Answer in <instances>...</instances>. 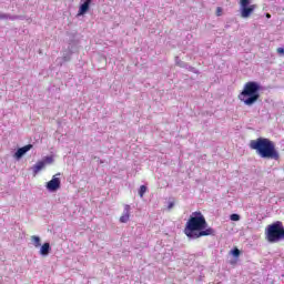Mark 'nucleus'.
I'll use <instances>...</instances> for the list:
<instances>
[{
	"instance_id": "20",
	"label": "nucleus",
	"mask_w": 284,
	"mask_h": 284,
	"mask_svg": "<svg viewBox=\"0 0 284 284\" xmlns=\"http://www.w3.org/2000/svg\"><path fill=\"white\" fill-rule=\"evenodd\" d=\"M266 19H272V14L266 13Z\"/></svg>"
},
{
	"instance_id": "5",
	"label": "nucleus",
	"mask_w": 284,
	"mask_h": 284,
	"mask_svg": "<svg viewBox=\"0 0 284 284\" xmlns=\"http://www.w3.org/2000/svg\"><path fill=\"white\" fill-rule=\"evenodd\" d=\"M256 8H258V6L252 4V0H240V17L242 19H250Z\"/></svg>"
},
{
	"instance_id": "17",
	"label": "nucleus",
	"mask_w": 284,
	"mask_h": 284,
	"mask_svg": "<svg viewBox=\"0 0 284 284\" xmlns=\"http://www.w3.org/2000/svg\"><path fill=\"white\" fill-rule=\"evenodd\" d=\"M276 52H277L278 54H284V48H277V49H276Z\"/></svg>"
},
{
	"instance_id": "16",
	"label": "nucleus",
	"mask_w": 284,
	"mask_h": 284,
	"mask_svg": "<svg viewBox=\"0 0 284 284\" xmlns=\"http://www.w3.org/2000/svg\"><path fill=\"white\" fill-rule=\"evenodd\" d=\"M222 13H223V9L221 7H217L216 9L217 17H221Z\"/></svg>"
},
{
	"instance_id": "4",
	"label": "nucleus",
	"mask_w": 284,
	"mask_h": 284,
	"mask_svg": "<svg viewBox=\"0 0 284 284\" xmlns=\"http://www.w3.org/2000/svg\"><path fill=\"white\" fill-rule=\"evenodd\" d=\"M284 235V226L283 222L276 221L265 229V236L268 243H278V241H282Z\"/></svg>"
},
{
	"instance_id": "14",
	"label": "nucleus",
	"mask_w": 284,
	"mask_h": 284,
	"mask_svg": "<svg viewBox=\"0 0 284 284\" xmlns=\"http://www.w3.org/2000/svg\"><path fill=\"white\" fill-rule=\"evenodd\" d=\"M231 254L236 258H239V256H241V251L235 247L233 251H231Z\"/></svg>"
},
{
	"instance_id": "15",
	"label": "nucleus",
	"mask_w": 284,
	"mask_h": 284,
	"mask_svg": "<svg viewBox=\"0 0 284 284\" xmlns=\"http://www.w3.org/2000/svg\"><path fill=\"white\" fill-rule=\"evenodd\" d=\"M231 221H241V215H239V214H232V215H231Z\"/></svg>"
},
{
	"instance_id": "11",
	"label": "nucleus",
	"mask_w": 284,
	"mask_h": 284,
	"mask_svg": "<svg viewBox=\"0 0 284 284\" xmlns=\"http://www.w3.org/2000/svg\"><path fill=\"white\" fill-rule=\"evenodd\" d=\"M43 168H45V162H43V161L37 162V164L33 166V173L39 174V172H41V170H43Z\"/></svg>"
},
{
	"instance_id": "3",
	"label": "nucleus",
	"mask_w": 284,
	"mask_h": 284,
	"mask_svg": "<svg viewBox=\"0 0 284 284\" xmlns=\"http://www.w3.org/2000/svg\"><path fill=\"white\" fill-rule=\"evenodd\" d=\"M258 90H261L258 83L246 82L243 91L237 95V99H240L244 105H254L261 98Z\"/></svg>"
},
{
	"instance_id": "10",
	"label": "nucleus",
	"mask_w": 284,
	"mask_h": 284,
	"mask_svg": "<svg viewBox=\"0 0 284 284\" xmlns=\"http://www.w3.org/2000/svg\"><path fill=\"white\" fill-rule=\"evenodd\" d=\"M51 250H52V247H50V243L42 244V246L40 248L41 256H48V254H50Z\"/></svg>"
},
{
	"instance_id": "21",
	"label": "nucleus",
	"mask_w": 284,
	"mask_h": 284,
	"mask_svg": "<svg viewBox=\"0 0 284 284\" xmlns=\"http://www.w3.org/2000/svg\"><path fill=\"white\" fill-rule=\"evenodd\" d=\"M172 207H174V204H173V203H171V204L169 205V209H172Z\"/></svg>"
},
{
	"instance_id": "1",
	"label": "nucleus",
	"mask_w": 284,
	"mask_h": 284,
	"mask_svg": "<svg viewBox=\"0 0 284 284\" xmlns=\"http://www.w3.org/2000/svg\"><path fill=\"white\" fill-rule=\"evenodd\" d=\"M184 234L187 239H201L203 236H214L216 231L212 227H207V221L205 220V215L203 213L193 212L184 227Z\"/></svg>"
},
{
	"instance_id": "8",
	"label": "nucleus",
	"mask_w": 284,
	"mask_h": 284,
	"mask_svg": "<svg viewBox=\"0 0 284 284\" xmlns=\"http://www.w3.org/2000/svg\"><path fill=\"white\" fill-rule=\"evenodd\" d=\"M90 3H92V0H85L84 3L80 6L78 17H83V14L90 10Z\"/></svg>"
},
{
	"instance_id": "2",
	"label": "nucleus",
	"mask_w": 284,
	"mask_h": 284,
	"mask_svg": "<svg viewBox=\"0 0 284 284\" xmlns=\"http://www.w3.org/2000/svg\"><path fill=\"white\" fill-rule=\"evenodd\" d=\"M250 150H254L261 159H272L278 161L281 153L276 150V143L267 138H257L248 143Z\"/></svg>"
},
{
	"instance_id": "19",
	"label": "nucleus",
	"mask_w": 284,
	"mask_h": 284,
	"mask_svg": "<svg viewBox=\"0 0 284 284\" xmlns=\"http://www.w3.org/2000/svg\"><path fill=\"white\" fill-rule=\"evenodd\" d=\"M52 158H47V163H52Z\"/></svg>"
},
{
	"instance_id": "7",
	"label": "nucleus",
	"mask_w": 284,
	"mask_h": 284,
	"mask_svg": "<svg viewBox=\"0 0 284 284\" xmlns=\"http://www.w3.org/2000/svg\"><path fill=\"white\" fill-rule=\"evenodd\" d=\"M131 206L130 204L124 205V211L122 213V215L120 216V223H128L130 221V216H131Z\"/></svg>"
},
{
	"instance_id": "18",
	"label": "nucleus",
	"mask_w": 284,
	"mask_h": 284,
	"mask_svg": "<svg viewBox=\"0 0 284 284\" xmlns=\"http://www.w3.org/2000/svg\"><path fill=\"white\" fill-rule=\"evenodd\" d=\"M0 19H8V14H6V13H0Z\"/></svg>"
},
{
	"instance_id": "12",
	"label": "nucleus",
	"mask_w": 284,
	"mask_h": 284,
	"mask_svg": "<svg viewBox=\"0 0 284 284\" xmlns=\"http://www.w3.org/2000/svg\"><path fill=\"white\" fill-rule=\"evenodd\" d=\"M31 241H32L34 247H41V237L33 235V236H31Z\"/></svg>"
},
{
	"instance_id": "13",
	"label": "nucleus",
	"mask_w": 284,
	"mask_h": 284,
	"mask_svg": "<svg viewBox=\"0 0 284 284\" xmlns=\"http://www.w3.org/2000/svg\"><path fill=\"white\" fill-rule=\"evenodd\" d=\"M146 192H148V186L141 185V186H140V190H139V196H140L141 199H143V196L145 195Z\"/></svg>"
},
{
	"instance_id": "6",
	"label": "nucleus",
	"mask_w": 284,
	"mask_h": 284,
	"mask_svg": "<svg viewBox=\"0 0 284 284\" xmlns=\"http://www.w3.org/2000/svg\"><path fill=\"white\" fill-rule=\"evenodd\" d=\"M61 189V179L53 176L51 181L47 183V190L49 192H57V190Z\"/></svg>"
},
{
	"instance_id": "9",
	"label": "nucleus",
	"mask_w": 284,
	"mask_h": 284,
	"mask_svg": "<svg viewBox=\"0 0 284 284\" xmlns=\"http://www.w3.org/2000/svg\"><path fill=\"white\" fill-rule=\"evenodd\" d=\"M31 148H32V144H27V145L18 149V151L14 153V158L21 159V156H23L27 152H30Z\"/></svg>"
}]
</instances>
